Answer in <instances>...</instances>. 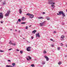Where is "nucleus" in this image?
Wrapping results in <instances>:
<instances>
[{"label":"nucleus","mask_w":67,"mask_h":67,"mask_svg":"<svg viewBox=\"0 0 67 67\" xmlns=\"http://www.w3.org/2000/svg\"><path fill=\"white\" fill-rule=\"evenodd\" d=\"M54 2V1L53 0H49L48 1V3L50 4H55V3Z\"/></svg>","instance_id":"1"},{"label":"nucleus","mask_w":67,"mask_h":67,"mask_svg":"<svg viewBox=\"0 0 67 67\" xmlns=\"http://www.w3.org/2000/svg\"><path fill=\"white\" fill-rule=\"evenodd\" d=\"M11 11L10 10H8L7 11V13L5 14V16H9V15L10 14Z\"/></svg>","instance_id":"2"},{"label":"nucleus","mask_w":67,"mask_h":67,"mask_svg":"<svg viewBox=\"0 0 67 67\" xmlns=\"http://www.w3.org/2000/svg\"><path fill=\"white\" fill-rule=\"evenodd\" d=\"M3 14L1 12L0 13V19H3Z\"/></svg>","instance_id":"3"},{"label":"nucleus","mask_w":67,"mask_h":67,"mask_svg":"<svg viewBox=\"0 0 67 67\" xmlns=\"http://www.w3.org/2000/svg\"><path fill=\"white\" fill-rule=\"evenodd\" d=\"M31 47H29L26 48V50L27 51H28V52H30L31 51Z\"/></svg>","instance_id":"4"},{"label":"nucleus","mask_w":67,"mask_h":67,"mask_svg":"<svg viewBox=\"0 0 67 67\" xmlns=\"http://www.w3.org/2000/svg\"><path fill=\"white\" fill-rule=\"evenodd\" d=\"M63 12H64L63 11L59 12L58 13H59V14L58 13L57 14V15H61V14H62Z\"/></svg>","instance_id":"5"},{"label":"nucleus","mask_w":67,"mask_h":67,"mask_svg":"<svg viewBox=\"0 0 67 67\" xmlns=\"http://www.w3.org/2000/svg\"><path fill=\"white\" fill-rule=\"evenodd\" d=\"M44 57L45 58H46V60H47V61H48V60H49V58H48V57L46 56V55H45L44 56Z\"/></svg>","instance_id":"6"},{"label":"nucleus","mask_w":67,"mask_h":67,"mask_svg":"<svg viewBox=\"0 0 67 67\" xmlns=\"http://www.w3.org/2000/svg\"><path fill=\"white\" fill-rule=\"evenodd\" d=\"M26 19V18H24V16H23L21 19V21H25V20Z\"/></svg>","instance_id":"7"},{"label":"nucleus","mask_w":67,"mask_h":67,"mask_svg":"<svg viewBox=\"0 0 67 67\" xmlns=\"http://www.w3.org/2000/svg\"><path fill=\"white\" fill-rule=\"evenodd\" d=\"M44 23H45V22H44L42 23H40V26H44Z\"/></svg>","instance_id":"8"},{"label":"nucleus","mask_w":67,"mask_h":67,"mask_svg":"<svg viewBox=\"0 0 67 67\" xmlns=\"http://www.w3.org/2000/svg\"><path fill=\"white\" fill-rule=\"evenodd\" d=\"M29 17L30 19H32L34 17V15H33L31 14L29 16Z\"/></svg>","instance_id":"9"},{"label":"nucleus","mask_w":67,"mask_h":67,"mask_svg":"<svg viewBox=\"0 0 67 67\" xmlns=\"http://www.w3.org/2000/svg\"><path fill=\"white\" fill-rule=\"evenodd\" d=\"M36 37H40V34L39 33H38L36 35Z\"/></svg>","instance_id":"10"},{"label":"nucleus","mask_w":67,"mask_h":67,"mask_svg":"<svg viewBox=\"0 0 67 67\" xmlns=\"http://www.w3.org/2000/svg\"><path fill=\"white\" fill-rule=\"evenodd\" d=\"M19 12L20 14H21L22 13V9L21 8L19 10Z\"/></svg>","instance_id":"11"},{"label":"nucleus","mask_w":67,"mask_h":67,"mask_svg":"<svg viewBox=\"0 0 67 67\" xmlns=\"http://www.w3.org/2000/svg\"><path fill=\"white\" fill-rule=\"evenodd\" d=\"M62 14V15L63 18H64V17H65V16H66L65 15V13H64V12Z\"/></svg>","instance_id":"12"},{"label":"nucleus","mask_w":67,"mask_h":67,"mask_svg":"<svg viewBox=\"0 0 67 67\" xmlns=\"http://www.w3.org/2000/svg\"><path fill=\"white\" fill-rule=\"evenodd\" d=\"M47 52H46V51L45 50H44L43 52V53L44 54H46V53Z\"/></svg>","instance_id":"13"},{"label":"nucleus","mask_w":67,"mask_h":67,"mask_svg":"<svg viewBox=\"0 0 67 67\" xmlns=\"http://www.w3.org/2000/svg\"><path fill=\"white\" fill-rule=\"evenodd\" d=\"M6 67H13V66H11V65H7L6 66Z\"/></svg>","instance_id":"14"},{"label":"nucleus","mask_w":67,"mask_h":67,"mask_svg":"<svg viewBox=\"0 0 67 67\" xmlns=\"http://www.w3.org/2000/svg\"><path fill=\"white\" fill-rule=\"evenodd\" d=\"M36 30H34L33 31H32V33H34V34H35L36 33Z\"/></svg>","instance_id":"15"},{"label":"nucleus","mask_w":67,"mask_h":67,"mask_svg":"<svg viewBox=\"0 0 67 67\" xmlns=\"http://www.w3.org/2000/svg\"><path fill=\"white\" fill-rule=\"evenodd\" d=\"M38 19H43V18L42 17H39L38 18Z\"/></svg>","instance_id":"16"},{"label":"nucleus","mask_w":67,"mask_h":67,"mask_svg":"<svg viewBox=\"0 0 67 67\" xmlns=\"http://www.w3.org/2000/svg\"><path fill=\"white\" fill-rule=\"evenodd\" d=\"M51 6L53 8H54V7H55V5H54L53 4H51Z\"/></svg>","instance_id":"17"},{"label":"nucleus","mask_w":67,"mask_h":67,"mask_svg":"<svg viewBox=\"0 0 67 67\" xmlns=\"http://www.w3.org/2000/svg\"><path fill=\"white\" fill-rule=\"evenodd\" d=\"M65 38V36H64V35H62V36L61 37V38Z\"/></svg>","instance_id":"18"},{"label":"nucleus","mask_w":67,"mask_h":67,"mask_svg":"<svg viewBox=\"0 0 67 67\" xmlns=\"http://www.w3.org/2000/svg\"><path fill=\"white\" fill-rule=\"evenodd\" d=\"M58 64H59V65H61L62 64V62H59Z\"/></svg>","instance_id":"19"},{"label":"nucleus","mask_w":67,"mask_h":67,"mask_svg":"<svg viewBox=\"0 0 67 67\" xmlns=\"http://www.w3.org/2000/svg\"><path fill=\"white\" fill-rule=\"evenodd\" d=\"M28 57L29 59H30V60L32 59V58H31V57L30 56H28Z\"/></svg>","instance_id":"20"},{"label":"nucleus","mask_w":67,"mask_h":67,"mask_svg":"<svg viewBox=\"0 0 67 67\" xmlns=\"http://www.w3.org/2000/svg\"><path fill=\"white\" fill-rule=\"evenodd\" d=\"M18 21L19 22H21V19H18Z\"/></svg>","instance_id":"21"},{"label":"nucleus","mask_w":67,"mask_h":67,"mask_svg":"<svg viewBox=\"0 0 67 67\" xmlns=\"http://www.w3.org/2000/svg\"><path fill=\"white\" fill-rule=\"evenodd\" d=\"M12 65L13 66H15V63H13L12 64Z\"/></svg>","instance_id":"22"},{"label":"nucleus","mask_w":67,"mask_h":67,"mask_svg":"<svg viewBox=\"0 0 67 67\" xmlns=\"http://www.w3.org/2000/svg\"><path fill=\"white\" fill-rule=\"evenodd\" d=\"M31 66H32V67H35V66L34 65V64H32L31 65Z\"/></svg>","instance_id":"23"},{"label":"nucleus","mask_w":67,"mask_h":67,"mask_svg":"<svg viewBox=\"0 0 67 67\" xmlns=\"http://www.w3.org/2000/svg\"><path fill=\"white\" fill-rule=\"evenodd\" d=\"M25 23H25V22H22L21 23V24H25Z\"/></svg>","instance_id":"24"},{"label":"nucleus","mask_w":67,"mask_h":67,"mask_svg":"<svg viewBox=\"0 0 67 67\" xmlns=\"http://www.w3.org/2000/svg\"><path fill=\"white\" fill-rule=\"evenodd\" d=\"M9 43L10 44H12L13 43H12V41H10L9 42Z\"/></svg>","instance_id":"25"},{"label":"nucleus","mask_w":67,"mask_h":67,"mask_svg":"<svg viewBox=\"0 0 67 67\" xmlns=\"http://www.w3.org/2000/svg\"><path fill=\"white\" fill-rule=\"evenodd\" d=\"M57 49L58 51H59L60 49V47H58L57 48Z\"/></svg>","instance_id":"26"},{"label":"nucleus","mask_w":67,"mask_h":67,"mask_svg":"<svg viewBox=\"0 0 67 67\" xmlns=\"http://www.w3.org/2000/svg\"><path fill=\"white\" fill-rule=\"evenodd\" d=\"M26 15H28L29 16H30V15H31V14H30L29 13H27V14Z\"/></svg>","instance_id":"27"},{"label":"nucleus","mask_w":67,"mask_h":67,"mask_svg":"<svg viewBox=\"0 0 67 67\" xmlns=\"http://www.w3.org/2000/svg\"><path fill=\"white\" fill-rule=\"evenodd\" d=\"M20 53L21 54H23V52L21 51H20Z\"/></svg>","instance_id":"28"},{"label":"nucleus","mask_w":67,"mask_h":67,"mask_svg":"<svg viewBox=\"0 0 67 67\" xmlns=\"http://www.w3.org/2000/svg\"><path fill=\"white\" fill-rule=\"evenodd\" d=\"M12 44L13 45H14V46H15V43H12Z\"/></svg>","instance_id":"29"},{"label":"nucleus","mask_w":67,"mask_h":67,"mask_svg":"<svg viewBox=\"0 0 67 67\" xmlns=\"http://www.w3.org/2000/svg\"><path fill=\"white\" fill-rule=\"evenodd\" d=\"M42 65H44L45 64V62H43L42 63Z\"/></svg>","instance_id":"30"},{"label":"nucleus","mask_w":67,"mask_h":67,"mask_svg":"<svg viewBox=\"0 0 67 67\" xmlns=\"http://www.w3.org/2000/svg\"><path fill=\"white\" fill-rule=\"evenodd\" d=\"M5 4V2H4L3 3V5H4Z\"/></svg>","instance_id":"31"},{"label":"nucleus","mask_w":67,"mask_h":67,"mask_svg":"<svg viewBox=\"0 0 67 67\" xmlns=\"http://www.w3.org/2000/svg\"><path fill=\"white\" fill-rule=\"evenodd\" d=\"M51 46L52 47H54V44H51Z\"/></svg>","instance_id":"32"},{"label":"nucleus","mask_w":67,"mask_h":67,"mask_svg":"<svg viewBox=\"0 0 67 67\" xmlns=\"http://www.w3.org/2000/svg\"><path fill=\"white\" fill-rule=\"evenodd\" d=\"M64 38H61V41H64Z\"/></svg>","instance_id":"33"},{"label":"nucleus","mask_w":67,"mask_h":67,"mask_svg":"<svg viewBox=\"0 0 67 67\" xmlns=\"http://www.w3.org/2000/svg\"><path fill=\"white\" fill-rule=\"evenodd\" d=\"M0 52H4V51H3V50H0Z\"/></svg>","instance_id":"34"},{"label":"nucleus","mask_w":67,"mask_h":67,"mask_svg":"<svg viewBox=\"0 0 67 67\" xmlns=\"http://www.w3.org/2000/svg\"><path fill=\"white\" fill-rule=\"evenodd\" d=\"M27 29H28V26H26V30H27Z\"/></svg>","instance_id":"35"},{"label":"nucleus","mask_w":67,"mask_h":67,"mask_svg":"<svg viewBox=\"0 0 67 67\" xmlns=\"http://www.w3.org/2000/svg\"><path fill=\"white\" fill-rule=\"evenodd\" d=\"M26 59H27V60H30L29 59V58H26Z\"/></svg>","instance_id":"36"},{"label":"nucleus","mask_w":67,"mask_h":67,"mask_svg":"<svg viewBox=\"0 0 67 67\" xmlns=\"http://www.w3.org/2000/svg\"><path fill=\"white\" fill-rule=\"evenodd\" d=\"M31 39H32V40H33V38H34V37H33L32 36L31 37Z\"/></svg>","instance_id":"37"},{"label":"nucleus","mask_w":67,"mask_h":67,"mask_svg":"<svg viewBox=\"0 0 67 67\" xmlns=\"http://www.w3.org/2000/svg\"><path fill=\"white\" fill-rule=\"evenodd\" d=\"M3 21H1V23H3Z\"/></svg>","instance_id":"38"},{"label":"nucleus","mask_w":67,"mask_h":67,"mask_svg":"<svg viewBox=\"0 0 67 67\" xmlns=\"http://www.w3.org/2000/svg\"><path fill=\"white\" fill-rule=\"evenodd\" d=\"M50 40L51 41H53V40L52 39H50Z\"/></svg>","instance_id":"39"},{"label":"nucleus","mask_w":67,"mask_h":67,"mask_svg":"<svg viewBox=\"0 0 67 67\" xmlns=\"http://www.w3.org/2000/svg\"><path fill=\"white\" fill-rule=\"evenodd\" d=\"M12 49L10 48V49H8V50H9V51H11V50H12Z\"/></svg>","instance_id":"40"},{"label":"nucleus","mask_w":67,"mask_h":67,"mask_svg":"<svg viewBox=\"0 0 67 67\" xmlns=\"http://www.w3.org/2000/svg\"><path fill=\"white\" fill-rule=\"evenodd\" d=\"M61 46H63V43H61Z\"/></svg>","instance_id":"41"},{"label":"nucleus","mask_w":67,"mask_h":67,"mask_svg":"<svg viewBox=\"0 0 67 67\" xmlns=\"http://www.w3.org/2000/svg\"><path fill=\"white\" fill-rule=\"evenodd\" d=\"M8 62H11V61L10 60H8Z\"/></svg>","instance_id":"42"},{"label":"nucleus","mask_w":67,"mask_h":67,"mask_svg":"<svg viewBox=\"0 0 67 67\" xmlns=\"http://www.w3.org/2000/svg\"><path fill=\"white\" fill-rule=\"evenodd\" d=\"M16 51H19V50L18 49H17Z\"/></svg>","instance_id":"43"},{"label":"nucleus","mask_w":67,"mask_h":67,"mask_svg":"<svg viewBox=\"0 0 67 67\" xmlns=\"http://www.w3.org/2000/svg\"><path fill=\"white\" fill-rule=\"evenodd\" d=\"M53 33H56V31H54Z\"/></svg>","instance_id":"44"},{"label":"nucleus","mask_w":67,"mask_h":67,"mask_svg":"<svg viewBox=\"0 0 67 67\" xmlns=\"http://www.w3.org/2000/svg\"><path fill=\"white\" fill-rule=\"evenodd\" d=\"M47 20H49L50 19H49V18H47Z\"/></svg>","instance_id":"45"},{"label":"nucleus","mask_w":67,"mask_h":67,"mask_svg":"<svg viewBox=\"0 0 67 67\" xmlns=\"http://www.w3.org/2000/svg\"><path fill=\"white\" fill-rule=\"evenodd\" d=\"M45 14V13L44 12H43V14Z\"/></svg>","instance_id":"46"},{"label":"nucleus","mask_w":67,"mask_h":67,"mask_svg":"<svg viewBox=\"0 0 67 67\" xmlns=\"http://www.w3.org/2000/svg\"><path fill=\"white\" fill-rule=\"evenodd\" d=\"M17 24H18V21H17Z\"/></svg>","instance_id":"47"},{"label":"nucleus","mask_w":67,"mask_h":67,"mask_svg":"<svg viewBox=\"0 0 67 67\" xmlns=\"http://www.w3.org/2000/svg\"><path fill=\"white\" fill-rule=\"evenodd\" d=\"M15 32L17 31V30H16L15 29Z\"/></svg>","instance_id":"48"},{"label":"nucleus","mask_w":67,"mask_h":67,"mask_svg":"<svg viewBox=\"0 0 67 67\" xmlns=\"http://www.w3.org/2000/svg\"><path fill=\"white\" fill-rule=\"evenodd\" d=\"M62 25H64V23H62Z\"/></svg>","instance_id":"49"},{"label":"nucleus","mask_w":67,"mask_h":67,"mask_svg":"<svg viewBox=\"0 0 67 67\" xmlns=\"http://www.w3.org/2000/svg\"><path fill=\"white\" fill-rule=\"evenodd\" d=\"M19 33H20V31H18Z\"/></svg>","instance_id":"50"},{"label":"nucleus","mask_w":67,"mask_h":67,"mask_svg":"<svg viewBox=\"0 0 67 67\" xmlns=\"http://www.w3.org/2000/svg\"><path fill=\"white\" fill-rule=\"evenodd\" d=\"M10 31H12V29H10Z\"/></svg>","instance_id":"51"},{"label":"nucleus","mask_w":67,"mask_h":67,"mask_svg":"<svg viewBox=\"0 0 67 67\" xmlns=\"http://www.w3.org/2000/svg\"><path fill=\"white\" fill-rule=\"evenodd\" d=\"M31 25H30V26H29V27H31Z\"/></svg>","instance_id":"52"},{"label":"nucleus","mask_w":67,"mask_h":67,"mask_svg":"<svg viewBox=\"0 0 67 67\" xmlns=\"http://www.w3.org/2000/svg\"><path fill=\"white\" fill-rule=\"evenodd\" d=\"M27 42H28L29 43H30V42H29L27 41Z\"/></svg>","instance_id":"53"},{"label":"nucleus","mask_w":67,"mask_h":67,"mask_svg":"<svg viewBox=\"0 0 67 67\" xmlns=\"http://www.w3.org/2000/svg\"><path fill=\"white\" fill-rule=\"evenodd\" d=\"M0 1H1H1H2V0H0Z\"/></svg>","instance_id":"54"},{"label":"nucleus","mask_w":67,"mask_h":67,"mask_svg":"<svg viewBox=\"0 0 67 67\" xmlns=\"http://www.w3.org/2000/svg\"><path fill=\"white\" fill-rule=\"evenodd\" d=\"M65 57H67V56H66H66H65Z\"/></svg>","instance_id":"55"},{"label":"nucleus","mask_w":67,"mask_h":67,"mask_svg":"<svg viewBox=\"0 0 67 67\" xmlns=\"http://www.w3.org/2000/svg\"><path fill=\"white\" fill-rule=\"evenodd\" d=\"M24 40H25V38H23Z\"/></svg>","instance_id":"56"},{"label":"nucleus","mask_w":67,"mask_h":67,"mask_svg":"<svg viewBox=\"0 0 67 67\" xmlns=\"http://www.w3.org/2000/svg\"><path fill=\"white\" fill-rule=\"evenodd\" d=\"M47 18H48V17H47Z\"/></svg>","instance_id":"57"}]
</instances>
